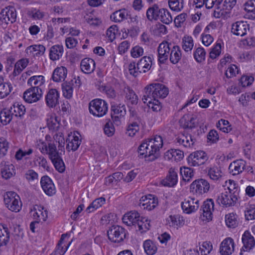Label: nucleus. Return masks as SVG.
<instances>
[{"label": "nucleus", "instance_id": "nucleus-1", "mask_svg": "<svg viewBox=\"0 0 255 255\" xmlns=\"http://www.w3.org/2000/svg\"><path fill=\"white\" fill-rule=\"evenodd\" d=\"M163 146V139L160 135H156L153 138L144 140L138 148V152L142 157L153 161L160 155V149Z\"/></svg>", "mask_w": 255, "mask_h": 255}, {"label": "nucleus", "instance_id": "nucleus-2", "mask_svg": "<svg viewBox=\"0 0 255 255\" xmlns=\"http://www.w3.org/2000/svg\"><path fill=\"white\" fill-rule=\"evenodd\" d=\"M168 89L160 83H152L144 88V94L142 100L143 103L151 102V99H163L168 94Z\"/></svg>", "mask_w": 255, "mask_h": 255}, {"label": "nucleus", "instance_id": "nucleus-3", "mask_svg": "<svg viewBox=\"0 0 255 255\" xmlns=\"http://www.w3.org/2000/svg\"><path fill=\"white\" fill-rule=\"evenodd\" d=\"M89 110L94 116L102 117L107 113L108 105L102 99H95L89 103Z\"/></svg>", "mask_w": 255, "mask_h": 255}, {"label": "nucleus", "instance_id": "nucleus-4", "mask_svg": "<svg viewBox=\"0 0 255 255\" xmlns=\"http://www.w3.org/2000/svg\"><path fill=\"white\" fill-rule=\"evenodd\" d=\"M4 202L6 207L12 212H18L21 209L22 204L20 197L14 192H6L4 196Z\"/></svg>", "mask_w": 255, "mask_h": 255}, {"label": "nucleus", "instance_id": "nucleus-5", "mask_svg": "<svg viewBox=\"0 0 255 255\" xmlns=\"http://www.w3.org/2000/svg\"><path fill=\"white\" fill-rule=\"evenodd\" d=\"M127 231L122 227L114 225L111 227L107 231L108 239L115 243L123 242L127 237Z\"/></svg>", "mask_w": 255, "mask_h": 255}, {"label": "nucleus", "instance_id": "nucleus-6", "mask_svg": "<svg viewBox=\"0 0 255 255\" xmlns=\"http://www.w3.org/2000/svg\"><path fill=\"white\" fill-rule=\"evenodd\" d=\"M207 154L203 150H197L189 154L187 158L190 166H199L204 164L208 160Z\"/></svg>", "mask_w": 255, "mask_h": 255}, {"label": "nucleus", "instance_id": "nucleus-7", "mask_svg": "<svg viewBox=\"0 0 255 255\" xmlns=\"http://www.w3.org/2000/svg\"><path fill=\"white\" fill-rule=\"evenodd\" d=\"M111 116L114 124L117 126L121 125V120L127 113L126 107L124 104L113 103L111 107Z\"/></svg>", "mask_w": 255, "mask_h": 255}, {"label": "nucleus", "instance_id": "nucleus-8", "mask_svg": "<svg viewBox=\"0 0 255 255\" xmlns=\"http://www.w3.org/2000/svg\"><path fill=\"white\" fill-rule=\"evenodd\" d=\"M231 194L228 191L221 193L217 199V202L225 207H229L235 205L239 197H237V193Z\"/></svg>", "mask_w": 255, "mask_h": 255}, {"label": "nucleus", "instance_id": "nucleus-9", "mask_svg": "<svg viewBox=\"0 0 255 255\" xmlns=\"http://www.w3.org/2000/svg\"><path fill=\"white\" fill-rule=\"evenodd\" d=\"M172 44L167 41L159 44L158 48V61L159 64H164L168 60L172 50Z\"/></svg>", "mask_w": 255, "mask_h": 255}, {"label": "nucleus", "instance_id": "nucleus-10", "mask_svg": "<svg viewBox=\"0 0 255 255\" xmlns=\"http://www.w3.org/2000/svg\"><path fill=\"white\" fill-rule=\"evenodd\" d=\"M210 187V184L206 180L199 179L192 182L190 186V189L193 193L200 195L207 193Z\"/></svg>", "mask_w": 255, "mask_h": 255}, {"label": "nucleus", "instance_id": "nucleus-11", "mask_svg": "<svg viewBox=\"0 0 255 255\" xmlns=\"http://www.w3.org/2000/svg\"><path fill=\"white\" fill-rule=\"evenodd\" d=\"M158 205V199L153 195L143 196L139 200V206L143 209L148 211L154 209Z\"/></svg>", "mask_w": 255, "mask_h": 255}, {"label": "nucleus", "instance_id": "nucleus-12", "mask_svg": "<svg viewBox=\"0 0 255 255\" xmlns=\"http://www.w3.org/2000/svg\"><path fill=\"white\" fill-rule=\"evenodd\" d=\"M16 12L13 6H8L3 8L0 13V20L7 24L8 22L12 23L16 20Z\"/></svg>", "mask_w": 255, "mask_h": 255}, {"label": "nucleus", "instance_id": "nucleus-13", "mask_svg": "<svg viewBox=\"0 0 255 255\" xmlns=\"http://www.w3.org/2000/svg\"><path fill=\"white\" fill-rule=\"evenodd\" d=\"M38 89L28 88L23 93V98L28 103H35L39 101L42 96V91H39Z\"/></svg>", "mask_w": 255, "mask_h": 255}, {"label": "nucleus", "instance_id": "nucleus-14", "mask_svg": "<svg viewBox=\"0 0 255 255\" xmlns=\"http://www.w3.org/2000/svg\"><path fill=\"white\" fill-rule=\"evenodd\" d=\"M41 186L44 193L49 196L55 194L56 188L51 179L48 176L45 175L40 180Z\"/></svg>", "mask_w": 255, "mask_h": 255}, {"label": "nucleus", "instance_id": "nucleus-15", "mask_svg": "<svg viewBox=\"0 0 255 255\" xmlns=\"http://www.w3.org/2000/svg\"><path fill=\"white\" fill-rule=\"evenodd\" d=\"M199 207V200L194 198H188L181 203V208L184 213L191 214L196 211Z\"/></svg>", "mask_w": 255, "mask_h": 255}, {"label": "nucleus", "instance_id": "nucleus-16", "mask_svg": "<svg viewBox=\"0 0 255 255\" xmlns=\"http://www.w3.org/2000/svg\"><path fill=\"white\" fill-rule=\"evenodd\" d=\"M80 133L78 131H74L73 135H69L66 140V149L70 151H76L81 144V140L79 138Z\"/></svg>", "mask_w": 255, "mask_h": 255}, {"label": "nucleus", "instance_id": "nucleus-17", "mask_svg": "<svg viewBox=\"0 0 255 255\" xmlns=\"http://www.w3.org/2000/svg\"><path fill=\"white\" fill-rule=\"evenodd\" d=\"M214 202L212 199H208L205 200L201 206V210L203 212V216L208 221L212 219V212L214 210Z\"/></svg>", "mask_w": 255, "mask_h": 255}, {"label": "nucleus", "instance_id": "nucleus-18", "mask_svg": "<svg viewBox=\"0 0 255 255\" xmlns=\"http://www.w3.org/2000/svg\"><path fill=\"white\" fill-rule=\"evenodd\" d=\"M248 30H249V25L247 22L237 21L232 25L231 31L236 35L244 36L247 34Z\"/></svg>", "mask_w": 255, "mask_h": 255}, {"label": "nucleus", "instance_id": "nucleus-19", "mask_svg": "<svg viewBox=\"0 0 255 255\" xmlns=\"http://www.w3.org/2000/svg\"><path fill=\"white\" fill-rule=\"evenodd\" d=\"M234 251V242L231 238L224 240L221 244L220 253L222 255H230Z\"/></svg>", "mask_w": 255, "mask_h": 255}, {"label": "nucleus", "instance_id": "nucleus-20", "mask_svg": "<svg viewBox=\"0 0 255 255\" xmlns=\"http://www.w3.org/2000/svg\"><path fill=\"white\" fill-rule=\"evenodd\" d=\"M59 94L55 89H51L45 97L46 103L49 107H55L59 104Z\"/></svg>", "mask_w": 255, "mask_h": 255}, {"label": "nucleus", "instance_id": "nucleus-21", "mask_svg": "<svg viewBox=\"0 0 255 255\" xmlns=\"http://www.w3.org/2000/svg\"><path fill=\"white\" fill-rule=\"evenodd\" d=\"M122 88L124 93L126 95V100L131 105H137L138 99L133 90L125 83H123Z\"/></svg>", "mask_w": 255, "mask_h": 255}, {"label": "nucleus", "instance_id": "nucleus-22", "mask_svg": "<svg viewBox=\"0 0 255 255\" xmlns=\"http://www.w3.org/2000/svg\"><path fill=\"white\" fill-rule=\"evenodd\" d=\"M45 47L40 44L33 45L28 46L25 50L26 55L28 57H39L44 54Z\"/></svg>", "mask_w": 255, "mask_h": 255}, {"label": "nucleus", "instance_id": "nucleus-23", "mask_svg": "<svg viewBox=\"0 0 255 255\" xmlns=\"http://www.w3.org/2000/svg\"><path fill=\"white\" fill-rule=\"evenodd\" d=\"M177 172L170 168L166 177L161 180V183L164 186L173 187L177 184Z\"/></svg>", "mask_w": 255, "mask_h": 255}, {"label": "nucleus", "instance_id": "nucleus-24", "mask_svg": "<svg viewBox=\"0 0 255 255\" xmlns=\"http://www.w3.org/2000/svg\"><path fill=\"white\" fill-rule=\"evenodd\" d=\"M139 214L135 211H130L125 214L122 218L123 222L128 226L133 225L136 227V223L140 219Z\"/></svg>", "mask_w": 255, "mask_h": 255}, {"label": "nucleus", "instance_id": "nucleus-25", "mask_svg": "<svg viewBox=\"0 0 255 255\" xmlns=\"http://www.w3.org/2000/svg\"><path fill=\"white\" fill-rule=\"evenodd\" d=\"M246 162L243 160H237L231 163L229 166L230 173L233 175H237L243 172L245 168Z\"/></svg>", "mask_w": 255, "mask_h": 255}, {"label": "nucleus", "instance_id": "nucleus-26", "mask_svg": "<svg viewBox=\"0 0 255 255\" xmlns=\"http://www.w3.org/2000/svg\"><path fill=\"white\" fill-rule=\"evenodd\" d=\"M96 63L95 61L90 58L83 59L80 64L81 70L85 74H90L95 69Z\"/></svg>", "mask_w": 255, "mask_h": 255}, {"label": "nucleus", "instance_id": "nucleus-27", "mask_svg": "<svg viewBox=\"0 0 255 255\" xmlns=\"http://www.w3.org/2000/svg\"><path fill=\"white\" fill-rule=\"evenodd\" d=\"M45 83L44 77L42 75L33 76L31 77L27 81V85L30 87L31 89H39V91H42L41 86L44 85Z\"/></svg>", "mask_w": 255, "mask_h": 255}, {"label": "nucleus", "instance_id": "nucleus-28", "mask_svg": "<svg viewBox=\"0 0 255 255\" xmlns=\"http://www.w3.org/2000/svg\"><path fill=\"white\" fill-rule=\"evenodd\" d=\"M67 74V70L66 67H57L53 71L51 78L55 82H61L65 80Z\"/></svg>", "mask_w": 255, "mask_h": 255}, {"label": "nucleus", "instance_id": "nucleus-29", "mask_svg": "<svg viewBox=\"0 0 255 255\" xmlns=\"http://www.w3.org/2000/svg\"><path fill=\"white\" fill-rule=\"evenodd\" d=\"M242 242L244 244L243 249L244 251L251 250L255 245L254 238L248 231L245 232L242 236Z\"/></svg>", "mask_w": 255, "mask_h": 255}, {"label": "nucleus", "instance_id": "nucleus-30", "mask_svg": "<svg viewBox=\"0 0 255 255\" xmlns=\"http://www.w3.org/2000/svg\"><path fill=\"white\" fill-rule=\"evenodd\" d=\"M160 11L161 8L159 7L157 4H154L147 9L146 11L147 18L150 21L159 20Z\"/></svg>", "mask_w": 255, "mask_h": 255}, {"label": "nucleus", "instance_id": "nucleus-31", "mask_svg": "<svg viewBox=\"0 0 255 255\" xmlns=\"http://www.w3.org/2000/svg\"><path fill=\"white\" fill-rule=\"evenodd\" d=\"M63 46L62 45H55L50 49L49 57L52 61L59 60L63 54Z\"/></svg>", "mask_w": 255, "mask_h": 255}, {"label": "nucleus", "instance_id": "nucleus-32", "mask_svg": "<svg viewBox=\"0 0 255 255\" xmlns=\"http://www.w3.org/2000/svg\"><path fill=\"white\" fill-rule=\"evenodd\" d=\"M184 157V153L179 149H171L165 153V158L168 160L180 161Z\"/></svg>", "mask_w": 255, "mask_h": 255}, {"label": "nucleus", "instance_id": "nucleus-33", "mask_svg": "<svg viewBox=\"0 0 255 255\" xmlns=\"http://www.w3.org/2000/svg\"><path fill=\"white\" fill-rule=\"evenodd\" d=\"M9 109L13 116L19 117L20 118H22L23 117L26 112L25 107L18 102L13 103V104L10 107Z\"/></svg>", "mask_w": 255, "mask_h": 255}, {"label": "nucleus", "instance_id": "nucleus-34", "mask_svg": "<svg viewBox=\"0 0 255 255\" xmlns=\"http://www.w3.org/2000/svg\"><path fill=\"white\" fill-rule=\"evenodd\" d=\"M137 64L141 72L145 73L151 68L152 58L149 56H144L138 61Z\"/></svg>", "mask_w": 255, "mask_h": 255}, {"label": "nucleus", "instance_id": "nucleus-35", "mask_svg": "<svg viewBox=\"0 0 255 255\" xmlns=\"http://www.w3.org/2000/svg\"><path fill=\"white\" fill-rule=\"evenodd\" d=\"M182 57L181 50L180 47L178 45H173L172 47L169 55V60L173 64H177L180 60Z\"/></svg>", "mask_w": 255, "mask_h": 255}, {"label": "nucleus", "instance_id": "nucleus-36", "mask_svg": "<svg viewBox=\"0 0 255 255\" xmlns=\"http://www.w3.org/2000/svg\"><path fill=\"white\" fill-rule=\"evenodd\" d=\"M179 123L184 128H192L195 127L194 118L189 114L184 115L180 120Z\"/></svg>", "mask_w": 255, "mask_h": 255}, {"label": "nucleus", "instance_id": "nucleus-37", "mask_svg": "<svg viewBox=\"0 0 255 255\" xmlns=\"http://www.w3.org/2000/svg\"><path fill=\"white\" fill-rule=\"evenodd\" d=\"M166 222L169 226L174 228L182 226L184 223L183 217L179 215H170L166 219Z\"/></svg>", "mask_w": 255, "mask_h": 255}, {"label": "nucleus", "instance_id": "nucleus-38", "mask_svg": "<svg viewBox=\"0 0 255 255\" xmlns=\"http://www.w3.org/2000/svg\"><path fill=\"white\" fill-rule=\"evenodd\" d=\"M110 17L115 22H120L128 18V12L125 9H120L113 13Z\"/></svg>", "mask_w": 255, "mask_h": 255}, {"label": "nucleus", "instance_id": "nucleus-39", "mask_svg": "<svg viewBox=\"0 0 255 255\" xmlns=\"http://www.w3.org/2000/svg\"><path fill=\"white\" fill-rule=\"evenodd\" d=\"M9 241V232L8 228L0 225V247L6 246Z\"/></svg>", "mask_w": 255, "mask_h": 255}, {"label": "nucleus", "instance_id": "nucleus-40", "mask_svg": "<svg viewBox=\"0 0 255 255\" xmlns=\"http://www.w3.org/2000/svg\"><path fill=\"white\" fill-rule=\"evenodd\" d=\"M136 226L138 228V230L141 233L145 232L150 229V220L146 217L140 216V219H139L136 223Z\"/></svg>", "mask_w": 255, "mask_h": 255}, {"label": "nucleus", "instance_id": "nucleus-41", "mask_svg": "<svg viewBox=\"0 0 255 255\" xmlns=\"http://www.w3.org/2000/svg\"><path fill=\"white\" fill-rule=\"evenodd\" d=\"M73 83L65 82L62 84V89L63 96L66 99H70L72 97L73 92Z\"/></svg>", "mask_w": 255, "mask_h": 255}, {"label": "nucleus", "instance_id": "nucleus-42", "mask_svg": "<svg viewBox=\"0 0 255 255\" xmlns=\"http://www.w3.org/2000/svg\"><path fill=\"white\" fill-rule=\"evenodd\" d=\"M13 117L9 108L4 109L0 112V121L3 125H7L9 124Z\"/></svg>", "mask_w": 255, "mask_h": 255}, {"label": "nucleus", "instance_id": "nucleus-43", "mask_svg": "<svg viewBox=\"0 0 255 255\" xmlns=\"http://www.w3.org/2000/svg\"><path fill=\"white\" fill-rule=\"evenodd\" d=\"M47 125L49 129L52 131H57L61 125L59 118L56 116H51L47 120Z\"/></svg>", "mask_w": 255, "mask_h": 255}, {"label": "nucleus", "instance_id": "nucleus-44", "mask_svg": "<svg viewBox=\"0 0 255 255\" xmlns=\"http://www.w3.org/2000/svg\"><path fill=\"white\" fill-rule=\"evenodd\" d=\"M47 150V152H45V154L48 155L49 158L51 160H53L61 156V153H59L57 151L56 145L54 142L48 143Z\"/></svg>", "mask_w": 255, "mask_h": 255}, {"label": "nucleus", "instance_id": "nucleus-45", "mask_svg": "<svg viewBox=\"0 0 255 255\" xmlns=\"http://www.w3.org/2000/svg\"><path fill=\"white\" fill-rule=\"evenodd\" d=\"M184 140H186V145H185L186 147H191L194 144L196 140L195 138L191 136V134H188L186 135L183 134L176 138L177 143H183L184 142Z\"/></svg>", "mask_w": 255, "mask_h": 255}, {"label": "nucleus", "instance_id": "nucleus-46", "mask_svg": "<svg viewBox=\"0 0 255 255\" xmlns=\"http://www.w3.org/2000/svg\"><path fill=\"white\" fill-rule=\"evenodd\" d=\"M2 178L8 179L15 174L14 167L12 164L6 165L0 171Z\"/></svg>", "mask_w": 255, "mask_h": 255}, {"label": "nucleus", "instance_id": "nucleus-47", "mask_svg": "<svg viewBox=\"0 0 255 255\" xmlns=\"http://www.w3.org/2000/svg\"><path fill=\"white\" fill-rule=\"evenodd\" d=\"M105 201V198L104 197H100L95 199L87 208L86 211L88 213L93 212L104 204Z\"/></svg>", "mask_w": 255, "mask_h": 255}, {"label": "nucleus", "instance_id": "nucleus-48", "mask_svg": "<svg viewBox=\"0 0 255 255\" xmlns=\"http://www.w3.org/2000/svg\"><path fill=\"white\" fill-rule=\"evenodd\" d=\"M143 246L145 252L148 255H153L157 251L156 245L150 240L144 241Z\"/></svg>", "mask_w": 255, "mask_h": 255}, {"label": "nucleus", "instance_id": "nucleus-49", "mask_svg": "<svg viewBox=\"0 0 255 255\" xmlns=\"http://www.w3.org/2000/svg\"><path fill=\"white\" fill-rule=\"evenodd\" d=\"M138 120L135 122H129V123L127 128L126 134L129 136H133L135 133L139 130Z\"/></svg>", "mask_w": 255, "mask_h": 255}, {"label": "nucleus", "instance_id": "nucleus-50", "mask_svg": "<svg viewBox=\"0 0 255 255\" xmlns=\"http://www.w3.org/2000/svg\"><path fill=\"white\" fill-rule=\"evenodd\" d=\"M159 20L163 23L169 24L172 21V16L169 11L166 8H161Z\"/></svg>", "mask_w": 255, "mask_h": 255}, {"label": "nucleus", "instance_id": "nucleus-51", "mask_svg": "<svg viewBox=\"0 0 255 255\" xmlns=\"http://www.w3.org/2000/svg\"><path fill=\"white\" fill-rule=\"evenodd\" d=\"M182 48L185 52L191 51L194 46L192 37L184 36L182 39Z\"/></svg>", "mask_w": 255, "mask_h": 255}, {"label": "nucleus", "instance_id": "nucleus-52", "mask_svg": "<svg viewBox=\"0 0 255 255\" xmlns=\"http://www.w3.org/2000/svg\"><path fill=\"white\" fill-rule=\"evenodd\" d=\"M183 0H168L170 8L175 11H180L183 8Z\"/></svg>", "mask_w": 255, "mask_h": 255}, {"label": "nucleus", "instance_id": "nucleus-53", "mask_svg": "<svg viewBox=\"0 0 255 255\" xmlns=\"http://www.w3.org/2000/svg\"><path fill=\"white\" fill-rule=\"evenodd\" d=\"M193 56L197 62L201 63L205 59L206 51L203 47H198L194 51Z\"/></svg>", "mask_w": 255, "mask_h": 255}, {"label": "nucleus", "instance_id": "nucleus-54", "mask_svg": "<svg viewBox=\"0 0 255 255\" xmlns=\"http://www.w3.org/2000/svg\"><path fill=\"white\" fill-rule=\"evenodd\" d=\"M180 173L182 176L183 180L186 182H189L194 175L193 170L190 167L181 168Z\"/></svg>", "mask_w": 255, "mask_h": 255}, {"label": "nucleus", "instance_id": "nucleus-55", "mask_svg": "<svg viewBox=\"0 0 255 255\" xmlns=\"http://www.w3.org/2000/svg\"><path fill=\"white\" fill-rule=\"evenodd\" d=\"M216 127L221 130L227 133L230 132L232 129L231 125L229 121L222 119L218 121L216 124Z\"/></svg>", "mask_w": 255, "mask_h": 255}, {"label": "nucleus", "instance_id": "nucleus-56", "mask_svg": "<svg viewBox=\"0 0 255 255\" xmlns=\"http://www.w3.org/2000/svg\"><path fill=\"white\" fill-rule=\"evenodd\" d=\"M237 215L233 213L226 215L225 216V222L228 227L235 228L238 225Z\"/></svg>", "mask_w": 255, "mask_h": 255}, {"label": "nucleus", "instance_id": "nucleus-57", "mask_svg": "<svg viewBox=\"0 0 255 255\" xmlns=\"http://www.w3.org/2000/svg\"><path fill=\"white\" fill-rule=\"evenodd\" d=\"M12 87L9 83H0V99L6 97L10 93Z\"/></svg>", "mask_w": 255, "mask_h": 255}, {"label": "nucleus", "instance_id": "nucleus-58", "mask_svg": "<svg viewBox=\"0 0 255 255\" xmlns=\"http://www.w3.org/2000/svg\"><path fill=\"white\" fill-rule=\"evenodd\" d=\"M54 141L58 144V149L64 152L65 139L62 132L56 133L53 135Z\"/></svg>", "mask_w": 255, "mask_h": 255}, {"label": "nucleus", "instance_id": "nucleus-59", "mask_svg": "<svg viewBox=\"0 0 255 255\" xmlns=\"http://www.w3.org/2000/svg\"><path fill=\"white\" fill-rule=\"evenodd\" d=\"M208 175L212 180L214 181L218 180L222 176L221 170L216 166L210 168L208 170Z\"/></svg>", "mask_w": 255, "mask_h": 255}, {"label": "nucleus", "instance_id": "nucleus-60", "mask_svg": "<svg viewBox=\"0 0 255 255\" xmlns=\"http://www.w3.org/2000/svg\"><path fill=\"white\" fill-rule=\"evenodd\" d=\"M55 169L60 173H63L65 170V166L64 163L61 158L59 157L55 159L51 160Z\"/></svg>", "mask_w": 255, "mask_h": 255}, {"label": "nucleus", "instance_id": "nucleus-61", "mask_svg": "<svg viewBox=\"0 0 255 255\" xmlns=\"http://www.w3.org/2000/svg\"><path fill=\"white\" fill-rule=\"evenodd\" d=\"M64 234L62 235L61 238L60 240V241H59L58 244H57V246L56 247V253L60 254V255H64V254L67 251V250L69 247V246L70 244V243H69L68 245H64L63 246V242L62 238H63V237H64Z\"/></svg>", "mask_w": 255, "mask_h": 255}, {"label": "nucleus", "instance_id": "nucleus-62", "mask_svg": "<svg viewBox=\"0 0 255 255\" xmlns=\"http://www.w3.org/2000/svg\"><path fill=\"white\" fill-rule=\"evenodd\" d=\"M29 16L35 20H41L45 16L46 13L41 11L39 9H33L30 12L29 14Z\"/></svg>", "mask_w": 255, "mask_h": 255}, {"label": "nucleus", "instance_id": "nucleus-63", "mask_svg": "<svg viewBox=\"0 0 255 255\" xmlns=\"http://www.w3.org/2000/svg\"><path fill=\"white\" fill-rule=\"evenodd\" d=\"M9 143L4 138H0V158L4 157L7 153Z\"/></svg>", "mask_w": 255, "mask_h": 255}, {"label": "nucleus", "instance_id": "nucleus-64", "mask_svg": "<svg viewBox=\"0 0 255 255\" xmlns=\"http://www.w3.org/2000/svg\"><path fill=\"white\" fill-rule=\"evenodd\" d=\"M138 65L135 62H130L128 65V71L129 74L134 77H137L139 73H141L140 69H138Z\"/></svg>", "mask_w": 255, "mask_h": 255}]
</instances>
